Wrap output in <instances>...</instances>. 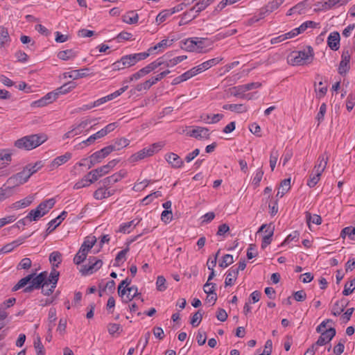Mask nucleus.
<instances>
[{
    "label": "nucleus",
    "instance_id": "obj_1",
    "mask_svg": "<svg viewBox=\"0 0 355 355\" xmlns=\"http://www.w3.org/2000/svg\"><path fill=\"white\" fill-rule=\"evenodd\" d=\"M47 139L44 134L31 135L21 137L15 142V146L26 150H33L44 143Z\"/></svg>",
    "mask_w": 355,
    "mask_h": 355
},
{
    "label": "nucleus",
    "instance_id": "obj_2",
    "mask_svg": "<svg viewBox=\"0 0 355 355\" xmlns=\"http://www.w3.org/2000/svg\"><path fill=\"white\" fill-rule=\"evenodd\" d=\"M313 56V49L309 46L304 51L293 52L290 55L288 62L292 65H304L312 62Z\"/></svg>",
    "mask_w": 355,
    "mask_h": 355
},
{
    "label": "nucleus",
    "instance_id": "obj_3",
    "mask_svg": "<svg viewBox=\"0 0 355 355\" xmlns=\"http://www.w3.org/2000/svg\"><path fill=\"white\" fill-rule=\"evenodd\" d=\"M165 144L163 141L154 143L152 145L141 149V150L132 154L128 159L130 163H135L146 157L153 156L155 153L160 150Z\"/></svg>",
    "mask_w": 355,
    "mask_h": 355
},
{
    "label": "nucleus",
    "instance_id": "obj_4",
    "mask_svg": "<svg viewBox=\"0 0 355 355\" xmlns=\"http://www.w3.org/2000/svg\"><path fill=\"white\" fill-rule=\"evenodd\" d=\"M131 282L132 280L127 277L123 280L118 286V293L119 295L121 297L125 295L127 291L128 292L126 296L128 301H131L133 298L140 295V293H138L137 287L136 286H132L130 287L128 286L131 284Z\"/></svg>",
    "mask_w": 355,
    "mask_h": 355
},
{
    "label": "nucleus",
    "instance_id": "obj_5",
    "mask_svg": "<svg viewBox=\"0 0 355 355\" xmlns=\"http://www.w3.org/2000/svg\"><path fill=\"white\" fill-rule=\"evenodd\" d=\"M102 265V260L98 259L95 257H90L89 259L88 264L83 266L80 270V272L83 275H89L93 274L98 269H100Z\"/></svg>",
    "mask_w": 355,
    "mask_h": 355
},
{
    "label": "nucleus",
    "instance_id": "obj_6",
    "mask_svg": "<svg viewBox=\"0 0 355 355\" xmlns=\"http://www.w3.org/2000/svg\"><path fill=\"white\" fill-rule=\"evenodd\" d=\"M28 180V174L26 171L23 170L11 177L6 180V184H10L12 187H16L24 184Z\"/></svg>",
    "mask_w": 355,
    "mask_h": 355
},
{
    "label": "nucleus",
    "instance_id": "obj_7",
    "mask_svg": "<svg viewBox=\"0 0 355 355\" xmlns=\"http://www.w3.org/2000/svg\"><path fill=\"white\" fill-rule=\"evenodd\" d=\"M321 335L318 338V340L313 343L312 345L315 346H322L325 344L329 343L332 338L336 336V329L333 327H330L325 331L320 332Z\"/></svg>",
    "mask_w": 355,
    "mask_h": 355
},
{
    "label": "nucleus",
    "instance_id": "obj_8",
    "mask_svg": "<svg viewBox=\"0 0 355 355\" xmlns=\"http://www.w3.org/2000/svg\"><path fill=\"white\" fill-rule=\"evenodd\" d=\"M127 175V171L125 170H121L119 172L114 173L113 175L105 178L101 182L105 187H107L110 189V187L114 184L118 182Z\"/></svg>",
    "mask_w": 355,
    "mask_h": 355
},
{
    "label": "nucleus",
    "instance_id": "obj_9",
    "mask_svg": "<svg viewBox=\"0 0 355 355\" xmlns=\"http://www.w3.org/2000/svg\"><path fill=\"white\" fill-rule=\"evenodd\" d=\"M265 228H266V232H268V234H266L262 239L261 243V248H266L269 244H270L272 241V236H273L275 226L272 225V223L269 224H263L262 225L258 232H262Z\"/></svg>",
    "mask_w": 355,
    "mask_h": 355
},
{
    "label": "nucleus",
    "instance_id": "obj_10",
    "mask_svg": "<svg viewBox=\"0 0 355 355\" xmlns=\"http://www.w3.org/2000/svg\"><path fill=\"white\" fill-rule=\"evenodd\" d=\"M31 236V234L26 236H20L18 239H17L16 240L4 245L0 249V254L12 252L15 248H16L19 245H21L22 243H24V241H26V239Z\"/></svg>",
    "mask_w": 355,
    "mask_h": 355
},
{
    "label": "nucleus",
    "instance_id": "obj_11",
    "mask_svg": "<svg viewBox=\"0 0 355 355\" xmlns=\"http://www.w3.org/2000/svg\"><path fill=\"white\" fill-rule=\"evenodd\" d=\"M115 191V189H110L103 184L102 187H99L94 192L93 196L96 200H103L113 196Z\"/></svg>",
    "mask_w": 355,
    "mask_h": 355
},
{
    "label": "nucleus",
    "instance_id": "obj_12",
    "mask_svg": "<svg viewBox=\"0 0 355 355\" xmlns=\"http://www.w3.org/2000/svg\"><path fill=\"white\" fill-rule=\"evenodd\" d=\"M47 274L48 272L44 271L36 276L35 275L30 282L32 287H34L35 289H40L43 286H47V282H46Z\"/></svg>",
    "mask_w": 355,
    "mask_h": 355
},
{
    "label": "nucleus",
    "instance_id": "obj_13",
    "mask_svg": "<svg viewBox=\"0 0 355 355\" xmlns=\"http://www.w3.org/2000/svg\"><path fill=\"white\" fill-rule=\"evenodd\" d=\"M340 34L337 31L332 32L327 37L328 46L333 51H337L340 47Z\"/></svg>",
    "mask_w": 355,
    "mask_h": 355
},
{
    "label": "nucleus",
    "instance_id": "obj_14",
    "mask_svg": "<svg viewBox=\"0 0 355 355\" xmlns=\"http://www.w3.org/2000/svg\"><path fill=\"white\" fill-rule=\"evenodd\" d=\"M71 153L67 152L64 155L55 157L49 165L50 170H54L62 164L67 162L71 158Z\"/></svg>",
    "mask_w": 355,
    "mask_h": 355
},
{
    "label": "nucleus",
    "instance_id": "obj_15",
    "mask_svg": "<svg viewBox=\"0 0 355 355\" xmlns=\"http://www.w3.org/2000/svg\"><path fill=\"white\" fill-rule=\"evenodd\" d=\"M328 160L329 155L326 152L324 154L320 155L318 158L315 165L314 166V171H318L320 173H322L327 168Z\"/></svg>",
    "mask_w": 355,
    "mask_h": 355
},
{
    "label": "nucleus",
    "instance_id": "obj_16",
    "mask_svg": "<svg viewBox=\"0 0 355 355\" xmlns=\"http://www.w3.org/2000/svg\"><path fill=\"white\" fill-rule=\"evenodd\" d=\"M173 44V40L164 39L157 43L156 45L151 46L148 49V51L149 53H158L164 51L167 47L171 46Z\"/></svg>",
    "mask_w": 355,
    "mask_h": 355
},
{
    "label": "nucleus",
    "instance_id": "obj_17",
    "mask_svg": "<svg viewBox=\"0 0 355 355\" xmlns=\"http://www.w3.org/2000/svg\"><path fill=\"white\" fill-rule=\"evenodd\" d=\"M163 58H165L164 60V67H173L187 59V57L186 55H180L171 58L170 55L168 53H166L164 55H163Z\"/></svg>",
    "mask_w": 355,
    "mask_h": 355
},
{
    "label": "nucleus",
    "instance_id": "obj_18",
    "mask_svg": "<svg viewBox=\"0 0 355 355\" xmlns=\"http://www.w3.org/2000/svg\"><path fill=\"white\" fill-rule=\"evenodd\" d=\"M15 189L12 187L10 184H6V182L0 188V202L12 196L15 193Z\"/></svg>",
    "mask_w": 355,
    "mask_h": 355
},
{
    "label": "nucleus",
    "instance_id": "obj_19",
    "mask_svg": "<svg viewBox=\"0 0 355 355\" xmlns=\"http://www.w3.org/2000/svg\"><path fill=\"white\" fill-rule=\"evenodd\" d=\"M341 58L342 59L338 67V72L339 73L343 74L349 69V63L350 60V55L349 51H343Z\"/></svg>",
    "mask_w": 355,
    "mask_h": 355
},
{
    "label": "nucleus",
    "instance_id": "obj_20",
    "mask_svg": "<svg viewBox=\"0 0 355 355\" xmlns=\"http://www.w3.org/2000/svg\"><path fill=\"white\" fill-rule=\"evenodd\" d=\"M199 43L200 41L198 40V37L189 38L183 42V44L181 46V47L187 51H194L199 48Z\"/></svg>",
    "mask_w": 355,
    "mask_h": 355
},
{
    "label": "nucleus",
    "instance_id": "obj_21",
    "mask_svg": "<svg viewBox=\"0 0 355 355\" xmlns=\"http://www.w3.org/2000/svg\"><path fill=\"white\" fill-rule=\"evenodd\" d=\"M166 160L174 168H180L183 165L182 159L173 153L166 154Z\"/></svg>",
    "mask_w": 355,
    "mask_h": 355
},
{
    "label": "nucleus",
    "instance_id": "obj_22",
    "mask_svg": "<svg viewBox=\"0 0 355 355\" xmlns=\"http://www.w3.org/2000/svg\"><path fill=\"white\" fill-rule=\"evenodd\" d=\"M67 212L65 211H63L58 217L51 220L48 223L49 227H48L46 231L49 233H51V232H53L62 223V221L67 217Z\"/></svg>",
    "mask_w": 355,
    "mask_h": 355
},
{
    "label": "nucleus",
    "instance_id": "obj_23",
    "mask_svg": "<svg viewBox=\"0 0 355 355\" xmlns=\"http://www.w3.org/2000/svg\"><path fill=\"white\" fill-rule=\"evenodd\" d=\"M239 275L237 270H234V266L231 267L226 272L225 284L226 286H232Z\"/></svg>",
    "mask_w": 355,
    "mask_h": 355
},
{
    "label": "nucleus",
    "instance_id": "obj_24",
    "mask_svg": "<svg viewBox=\"0 0 355 355\" xmlns=\"http://www.w3.org/2000/svg\"><path fill=\"white\" fill-rule=\"evenodd\" d=\"M78 55V52L74 49H67L60 51L58 53L57 56L62 60H73Z\"/></svg>",
    "mask_w": 355,
    "mask_h": 355
},
{
    "label": "nucleus",
    "instance_id": "obj_25",
    "mask_svg": "<svg viewBox=\"0 0 355 355\" xmlns=\"http://www.w3.org/2000/svg\"><path fill=\"white\" fill-rule=\"evenodd\" d=\"M34 198L32 196H28L25 198L17 201L12 204L11 207L15 209H19L22 208H25L29 206L33 201Z\"/></svg>",
    "mask_w": 355,
    "mask_h": 355
},
{
    "label": "nucleus",
    "instance_id": "obj_26",
    "mask_svg": "<svg viewBox=\"0 0 355 355\" xmlns=\"http://www.w3.org/2000/svg\"><path fill=\"white\" fill-rule=\"evenodd\" d=\"M55 203V200L54 198H49L40 203L37 207L43 216H44L53 207Z\"/></svg>",
    "mask_w": 355,
    "mask_h": 355
},
{
    "label": "nucleus",
    "instance_id": "obj_27",
    "mask_svg": "<svg viewBox=\"0 0 355 355\" xmlns=\"http://www.w3.org/2000/svg\"><path fill=\"white\" fill-rule=\"evenodd\" d=\"M122 20L128 24H135L138 22L139 16L135 11L131 10L122 16Z\"/></svg>",
    "mask_w": 355,
    "mask_h": 355
},
{
    "label": "nucleus",
    "instance_id": "obj_28",
    "mask_svg": "<svg viewBox=\"0 0 355 355\" xmlns=\"http://www.w3.org/2000/svg\"><path fill=\"white\" fill-rule=\"evenodd\" d=\"M109 172L105 166H102L94 169L88 173V176H92L94 182L97 181L101 177L107 174Z\"/></svg>",
    "mask_w": 355,
    "mask_h": 355
},
{
    "label": "nucleus",
    "instance_id": "obj_29",
    "mask_svg": "<svg viewBox=\"0 0 355 355\" xmlns=\"http://www.w3.org/2000/svg\"><path fill=\"white\" fill-rule=\"evenodd\" d=\"M60 273L58 271L55 270V268H52L49 275L46 276V282H47V286L49 284L52 286L53 288H55L58 279H59Z\"/></svg>",
    "mask_w": 355,
    "mask_h": 355
},
{
    "label": "nucleus",
    "instance_id": "obj_30",
    "mask_svg": "<svg viewBox=\"0 0 355 355\" xmlns=\"http://www.w3.org/2000/svg\"><path fill=\"white\" fill-rule=\"evenodd\" d=\"M291 188V178L284 179L280 183V187L278 189L276 195L277 198H282L287 193Z\"/></svg>",
    "mask_w": 355,
    "mask_h": 355
},
{
    "label": "nucleus",
    "instance_id": "obj_31",
    "mask_svg": "<svg viewBox=\"0 0 355 355\" xmlns=\"http://www.w3.org/2000/svg\"><path fill=\"white\" fill-rule=\"evenodd\" d=\"M62 260V254L58 251H53L49 255V261L52 264V268H58Z\"/></svg>",
    "mask_w": 355,
    "mask_h": 355
},
{
    "label": "nucleus",
    "instance_id": "obj_32",
    "mask_svg": "<svg viewBox=\"0 0 355 355\" xmlns=\"http://www.w3.org/2000/svg\"><path fill=\"white\" fill-rule=\"evenodd\" d=\"M0 160L3 161V162L1 167L0 168H2L6 166H8L10 162L12 161V153H10V150L8 149H1L0 150Z\"/></svg>",
    "mask_w": 355,
    "mask_h": 355
},
{
    "label": "nucleus",
    "instance_id": "obj_33",
    "mask_svg": "<svg viewBox=\"0 0 355 355\" xmlns=\"http://www.w3.org/2000/svg\"><path fill=\"white\" fill-rule=\"evenodd\" d=\"M89 69L85 68L81 69L73 70L68 73V77L73 80L84 78L88 76L87 71Z\"/></svg>",
    "mask_w": 355,
    "mask_h": 355
},
{
    "label": "nucleus",
    "instance_id": "obj_34",
    "mask_svg": "<svg viewBox=\"0 0 355 355\" xmlns=\"http://www.w3.org/2000/svg\"><path fill=\"white\" fill-rule=\"evenodd\" d=\"M321 175L322 173L318 171H314V170L313 169L307 180V185L310 188L314 187L320 180Z\"/></svg>",
    "mask_w": 355,
    "mask_h": 355
},
{
    "label": "nucleus",
    "instance_id": "obj_35",
    "mask_svg": "<svg viewBox=\"0 0 355 355\" xmlns=\"http://www.w3.org/2000/svg\"><path fill=\"white\" fill-rule=\"evenodd\" d=\"M135 220L122 223L119 227V232L123 234L130 233L131 230L136 227L140 220H139L137 223H135Z\"/></svg>",
    "mask_w": 355,
    "mask_h": 355
},
{
    "label": "nucleus",
    "instance_id": "obj_36",
    "mask_svg": "<svg viewBox=\"0 0 355 355\" xmlns=\"http://www.w3.org/2000/svg\"><path fill=\"white\" fill-rule=\"evenodd\" d=\"M96 242V239L95 236L87 237L83 244L80 246V249L84 248V252L87 254L89 251L93 248L95 243Z\"/></svg>",
    "mask_w": 355,
    "mask_h": 355
},
{
    "label": "nucleus",
    "instance_id": "obj_37",
    "mask_svg": "<svg viewBox=\"0 0 355 355\" xmlns=\"http://www.w3.org/2000/svg\"><path fill=\"white\" fill-rule=\"evenodd\" d=\"M103 159V155H102L100 150L94 153L89 157V164L88 165V168H91L96 164L100 163Z\"/></svg>",
    "mask_w": 355,
    "mask_h": 355
},
{
    "label": "nucleus",
    "instance_id": "obj_38",
    "mask_svg": "<svg viewBox=\"0 0 355 355\" xmlns=\"http://www.w3.org/2000/svg\"><path fill=\"white\" fill-rule=\"evenodd\" d=\"M10 42V38L8 29L3 26H0V46L2 47Z\"/></svg>",
    "mask_w": 355,
    "mask_h": 355
},
{
    "label": "nucleus",
    "instance_id": "obj_39",
    "mask_svg": "<svg viewBox=\"0 0 355 355\" xmlns=\"http://www.w3.org/2000/svg\"><path fill=\"white\" fill-rule=\"evenodd\" d=\"M130 141L125 138L116 139L114 144H111L112 147L114 148V151L120 150L121 149L128 146Z\"/></svg>",
    "mask_w": 355,
    "mask_h": 355
},
{
    "label": "nucleus",
    "instance_id": "obj_40",
    "mask_svg": "<svg viewBox=\"0 0 355 355\" xmlns=\"http://www.w3.org/2000/svg\"><path fill=\"white\" fill-rule=\"evenodd\" d=\"M35 275V273H31L26 277L21 279L18 283L13 287L12 290L16 291L21 288L25 287L28 283H30L31 279Z\"/></svg>",
    "mask_w": 355,
    "mask_h": 355
},
{
    "label": "nucleus",
    "instance_id": "obj_41",
    "mask_svg": "<svg viewBox=\"0 0 355 355\" xmlns=\"http://www.w3.org/2000/svg\"><path fill=\"white\" fill-rule=\"evenodd\" d=\"M284 0H272L270 1L264 8L266 12H272L277 10L283 3Z\"/></svg>",
    "mask_w": 355,
    "mask_h": 355
},
{
    "label": "nucleus",
    "instance_id": "obj_42",
    "mask_svg": "<svg viewBox=\"0 0 355 355\" xmlns=\"http://www.w3.org/2000/svg\"><path fill=\"white\" fill-rule=\"evenodd\" d=\"M107 331L112 336H118L123 331V329L119 324L110 323L107 325Z\"/></svg>",
    "mask_w": 355,
    "mask_h": 355
},
{
    "label": "nucleus",
    "instance_id": "obj_43",
    "mask_svg": "<svg viewBox=\"0 0 355 355\" xmlns=\"http://www.w3.org/2000/svg\"><path fill=\"white\" fill-rule=\"evenodd\" d=\"M223 109L230 110L237 113H243L247 110L243 104H227L223 106Z\"/></svg>",
    "mask_w": 355,
    "mask_h": 355
},
{
    "label": "nucleus",
    "instance_id": "obj_44",
    "mask_svg": "<svg viewBox=\"0 0 355 355\" xmlns=\"http://www.w3.org/2000/svg\"><path fill=\"white\" fill-rule=\"evenodd\" d=\"M129 251V248H126L122 250H121L116 255L115 258V263L114 266H119L121 263H123L126 260V254Z\"/></svg>",
    "mask_w": 355,
    "mask_h": 355
},
{
    "label": "nucleus",
    "instance_id": "obj_45",
    "mask_svg": "<svg viewBox=\"0 0 355 355\" xmlns=\"http://www.w3.org/2000/svg\"><path fill=\"white\" fill-rule=\"evenodd\" d=\"M42 167V162H37L34 165H28L24 168L23 171H26L28 174V179L30 177L36 173L40 168Z\"/></svg>",
    "mask_w": 355,
    "mask_h": 355
},
{
    "label": "nucleus",
    "instance_id": "obj_46",
    "mask_svg": "<svg viewBox=\"0 0 355 355\" xmlns=\"http://www.w3.org/2000/svg\"><path fill=\"white\" fill-rule=\"evenodd\" d=\"M43 214L41 213V211L38 208L36 207L35 209H32L28 214L27 215V218H28V222L36 221L42 218Z\"/></svg>",
    "mask_w": 355,
    "mask_h": 355
},
{
    "label": "nucleus",
    "instance_id": "obj_47",
    "mask_svg": "<svg viewBox=\"0 0 355 355\" xmlns=\"http://www.w3.org/2000/svg\"><path fill=\"white\" fill-rule=\"evenodd\" d=\"M220 60L221 59L215 58L203 62L201 63V71H206L211 67L216 65Z\"/></svg>",
    "mask_w": 355,
    "mask_h": 355
},
{
    "label": "nucleus",
    "instance_id": "obj_48",
    "mask_svg": "<svg viewBox=\"0 0 355 355\" xmlns=\"http://www.w3.org/2000/svg\"><path fill=\"white\" fill-rule=\"evenodd\" d=\"M306 219L309 225H310V223H313L316 225H320L322 223V218L318 214H313L311 216V213L308 211L306 212Z\"/></svg>",
    "mask_w": 355,
    "mask_h": 355
},
{
    "label": "nucleus",
    "instance_id": "obj_49",
    "mask_svg": "<svg viewBox=\"0 0 355 355\" xmlns=\"http://www.w3.org/2000/svg\"><path fill=\"white\" fill-rule=\"evenodd\" d=\"M173 15V11L169 9H166L160 12L156 17V22L161 24L166 21V19Z\"/></svg>",
    "mask_w": 355,
    "mask_h": 355
},
{
    "label": "nucleus",
    "instance_id": "obj_50",
    "mask_svg": "<svg viewBox=\"0 0 355 355\" xmlns=\"http://www.w3.org/2000/svg\"><path fill=\"white\" fill-rule=\"evenodd\" d=\"M87 254L84 252V248L79 249L73 258V263L76 265H80L87 258Z\"/></svg>",
    "mask_w": 355,
    "mask_h": 355
},
{
    "label": "nucleus",
    "instance_id": "obj_51",
    "mask_svg": "<svg viewBox=\"0 0 355 355\" xmlns=\"http://www.w3.org/2000/svg\"><path fill=\"white\" fill-rule=\"evenodd\" d=\"M83 130L80 129L78 126V125H75L72 127V128L68 131L67 132H66L64 136H63V139H68V138H71V137H73L76 135H80L83 132Z\"/></svg>",
    "mask_w": 355,
    "mask_h": 355
},
{
    "label": "nucleus",
    "instance_id": "obj_52",
    "mask_svg": "<svg viewBox=\"0 0 355 355\" xmlns=\"http://www.w3.org/2000/svg\"><path fill=\"white\" fill-rule=\"evenodd\" d=\"M234 262L233 256L229 254L224 255L222 260L219 261V266L221 268H227Z\"/></svg>",
    "mask_w": 355,
    "mask_h": 355
},
{
    "label": "nucleus",
    "instance_id": "obj_53",
    "mask_svg": "<svg viewBox=\"0 0 355 355\" xmlns=\"http://www.w3.org/2000/svg\"><path fill=\"white\" fill-rule=\"evenodd\" d=\"M304 3L302 2L300 3H297V5H295L291 9H289L286 15L288 16L292 15L294 13H298L300 15L304 12Z\"/></svg>",
    "mask_w": 355,
    "mask_h": 355
},
{
    "label": "nucleus",
    "instance_id": "obj_54",
    "mask_svg": "<svg viewBox=\"0 0 355 355\" xmlns=\"http://www.w3.org/2000/svg\"><path fill=\"white\" fill-rule=\"evenodd\" d=\"M34 347L36 350L37 355H44L45 351L44 347L41 342V339L39 336H37L34 340Z\"/></svg>",
    "mask_w": 355,
    "mask_h": 355
},
{
    "label": "nucleus",
    "instance_id": "obj_55",
    "mask_svg": "<svg viewBox=\"0 0 355 355\" xmlns=\"http://www.w3.org/2000/svg\"><path fill=\"white\" fill-rule=\"evenodd\" d=\"M279 157V153L278 150L275 149H272L270 152V166L271 168L272 171H274L277 159Z\"/></svg>",
    "mask_w": 355,
    "mask_h": 355
},
{
    "label": "nucleus",
    "instance_id": "obj_56",
    "mask_svg": "<svg viewBox=\"0 0 355 355\" xmlns=\"http://www.w3.org/2000/svg\"><path fill=\"white\" fill-rule=\"evenodd\" d=\"M346 235L349 236L351 240H354V236L355 235V227H346L341 231L340 236L345 237Z\"/></svg>",
    "mask_w": 355,
    "mask_h": 355
},
{
    "label": "nucleus",
    "instance_id": "obj_57",
    "mask_svg": "<svg viewBox=\"0 0 355 355\" xmlns=\"http://www.w3.org/2000/svg\"><path fill=\"white\" fill-rule=\"evenodd\" d=\"M323 83L322 81H320L318 83L319 87L317 88L315 84V92H316V96L318 98H322L327 92V87L322 86Z\"/></svg>",
    "mask_w": 355,
    "mask_h": 355
},
{
    "label": "nucleus",
    "instance_id": "obj_58",
    "mask_svg": "<svg viewBox=\"0 0 355 355\" xmlns=\"http://www.w3.org/2000/svg\"><path fill=\"white\" fill-rule=\"evenodd\" d=\"M212 41L207 39L201 37V53H206L211 49Z\"/></svg>",
    "mask_w": 355,
    "mask_h": 355
},
{
    "label": "nucleus",
    "instance_id": "obj_59",
    "mask_svg": "<svg viewBox=\"0 0 355 355\" xmlns=\"http://www.w3.org/2000/svg\"><path fill=\"white\" fill-rule=\"evenodd\" d=\"M130 55L132 58L134 62L136 64L141 60L146 59L149 56L150 53L148 51H147Z\"/></svg>",
    "mask_w": 355,
    "mask_h": 355
},
{
    "label": "nucleus",
    "instance_id": "obj_60",
    "mask_svg": "<svg viewBox=\"0 0 355 355\" xmlns=\"http://www.w3.org/2000/svg\"><path fill=\"white\" fill-rule=\"evenodd\" d=\"M146 75H147V74L145 73L144 69H141L138 71H137L136 73H135L132 76H130L128 78V79L125 80L123 82L128 83V82L132 81L134 80H139L141 78L144 77Z\"/></svg>",
    "mask_w": 355,
    "mask_h": 355
},
{
    "label": "nucleus",
    "instance_id": "obj_61",
    "mask_svg": "<svg viewBox=\"0 0 355 355\" xmlns=\"http://www.w3.org/2000/svg\"><path fill=\"white\" fill-rule=\"evenodd\" d=\"M132 34L128 32L122 31L116 36V39L119 42L132 40Z\"/></svg>",
    "mask_w": 355,
    "mask_h": 355
},
{
    "label": "nucleus",
    "instance_id": "obj_62",
    "mask_svg": "<svg viewBox=\"0 0 355 355\" xmlns=\"http://www.w3.org/2000/svg\"><path fill=\"white\" fill-rule=\"evenodd\" d=\"M317 24L313 21H306L302 24L297 28L300 34L305 31L308 28H315Z\"/></svg>",
    "mask_w": 355,
    "mask_h": 355
},
{
    "label": "nucleus",
    "instance_id": "obj_63",
    "mask_svg": "<svg viewBox=\"0 0 355 355\" xmlns=\"http://www.w3.org/2000/svg\"><path fill=\"white\" fill-rule=\"evenodd\" d=\"M157 289L159 291H164L166 289V279L163 276H158L156 282Z\"/></svg>",
    "mask_w": 355,
    "mask_h": 355
},
{
    "label": "nucleus",
    "instance_id": "obj_64",
    "mask_svg": "<svg viewBox=\"0 0 355 355\" xmlns=\"http://www.w3.org/2000/svg\"><path fill=\"white\" fill-rule=\"evenodd\" d=\"M223 118V114H214L211 116L207 115L206 118L203 119V121H205L206 123H216L219 121Z\"/></svg>",
    "mask_w": 355,
    "mask_h": 355
}]
</instances>
